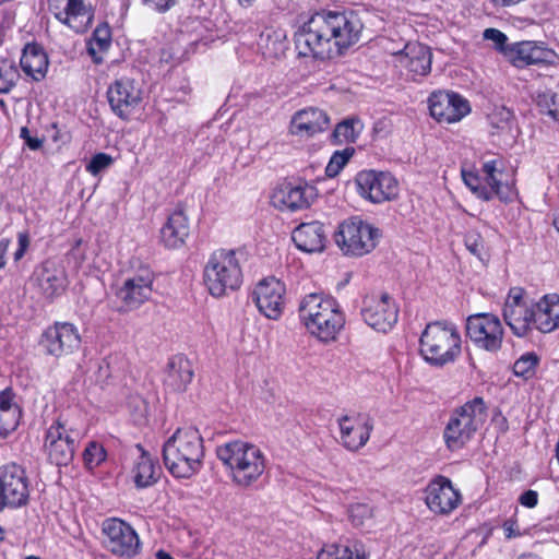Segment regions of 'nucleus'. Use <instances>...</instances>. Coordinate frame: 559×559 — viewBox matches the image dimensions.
Listing matches in <instances>:
<instances>
[{
    "label": "nucleus",
    "mask_w": 559,
    "mask_h": 559,
    "mask_svg": "<svg viewBox=\"0 0 559 559\" xmlns=\"http://www.w3.org/2000/svg\"><path fill=\"white\" fill-rule=\"evenodd\" d=\"M362 24L353 13H314L296 34L299 56L326 60L342 56L360 37Z\"/></svg>",
    "instance_id": "nucleus-1"
},
{
    "label": "nucleus",
    "mask_w": 559,
    "mask_h": 559,
    "mask_svg": "<svg viewBox=\"0 0 559 559\" xmlns=\"http://www.w3.org/2000/svg\"><path fill=\"white\" fill-rule=\"evenodd\" d=\"M215 452L231 483L241 489L257 484L267 467V457L262 449L241 439L224 442L216 447Z\"/></svg>",
    "instance_id": "nucleus-2"
},
{
    "label": "nucleus",
    "mask_w": 559,
    "mask_h": 559,
    "mask_svg": "<svg viewBox=\"0 0 559 559\" xmlns=\"http://www.w3.org/2000/svg\"><path fill=\"white\" fill-rule=\"evenodd\" d=\"M203 439L198 429L178 428L164 443L163 457L166 468L177 478H190L203 467Z\"/></svg>",
    "instance_id": "nucleus-3"
},
{
    "label": "nucleus",
    "mask_w": 559,
    "mask_h": 559,
    "mask_svg": "<svg viewBox=\"0 0 559 559\" xmlns=\"http://www.w3.org/2000/svg\"><path fill=\"white\" fill-rule=\"evenodd\" d=\"M298 314L306 330L323 343L335 341L345 324L338 302L322 294L306 295L300 300Z\"/></svg>",
    "instance_id": "nucleus-4"
},
{
    "label": "nucleus",
    "mask_w": 559,
    "mask_h": 559,
    "mask_svg": "<svg viewBox=\"0 0 559 559\" xmlns=\"http://www.w3.org/2000/svg\"><path fill=\"white\" fill-rule=\"evenodd\" d=\"M242 253L236 249L213 251L203 270V282L211 296L222 298L240 288L243 280Z\"/></svg>",
    "instance_id": "nucleus-5"
},
{
    "label": "nucleus",
    "mask_w": 559,
    "mask_h": 559,
    "mask_svg": "<svg viewBox=\"0 0 559 559\" xmlns=\"http://www.w3.org/2000/svg\"><path fill=\"white\" fill-rule=\"evenodd\" d=\"M461 352V334L452 322H430L420 334L419 353L432 366L442 367L454 362Z\"/></svg>",
    "instance_id": "nucleus-6"
},
{
    "label": "nucleus",
    "mask_w": 559,
    "mask_h": 559,
    "mask_svg": "<svg viewBox=\"0 0 559 559\" xmlns=\"http://www.w3.org/2000/svg\"><path fill=\"white\" fill-rule=\"evenodd\" d=\"M487 418V406L480 396L467 401L455 408L443 431V440L450 451L463 449L484 425Z\"/></svg>",
    "instance_id": "nucleus-7"
},
{
    "label": "nucleus",
    "mask_w": 559,
    "mask_h": 559,
    "mask_svg": "<svg viewBox=\"0 0 559 559\" xmlns=\"http://www.w3.org/2000/svg\"><path fill=\"white\" fill-rule=\"evenodd\" d=\"M499 165L501 162L498 159L484 163L481 170L487 186L483 185L477 174L462 171L464 183L478 199L489 201L497 197L500 201L508 202L516 195L514 176L500 169Z\"/></svg>",
    "instance_id": "nucleus-8"
},
{
    "label": "nucleus",
    "mask_w": 559,
    "mask_h": 559,
    "mask_svg": "<svg viewBox=\"0 0 559 559\" xmlns=\"http://www.w3.org/2000/svg\"><path fill=\"white\" fill-rule=\"evenodd\" d=\"M380 236L378 228L354 216L338 224L333 239L344 255L362 257L376 248Z\"/></svg>",
    "instance_id": "nucleus-9"
},
{
    "label": "nucleus",
    "mask_w": 559,
    "mask_h": 559,
    "mask_svg": "<svg viewBox=\"0 0 559 559\" xmlns=\"http://www.w3.org/2000/svg\"><path fill=\"white\" fill-rule=\"evenodd\" d=\"M535 302L522 287H511L504 300L502 316L511 331L520 337L534 329Z\"/></svg>",
    "instance_id": "nucleus-10"
},
{
    "label": "nucleus",
    "mask_w": 559,
    "mask_h": 559,
    "mask_svg": "<svg viewBox=\"0 0 559 559\" xmlns=\"http://www.w3.org/2000/svg\"><path fill=\"white\" fill-rule=\"evenodd\" d=\"M105 548L115 556L131 559L141 551L142 544L135 530L127 522L110 518L103 522Z\"/></svg>",
    "instance_id": "nucleus-11"
},
{
    "label": "nucleus",
    "mask_w": 559,
    "mask_h": 559,
    "mask_svg": "<svg viewBox=\"0 0 559 559\" xmlns=\"http://www.w3.org/2000/svg\"><path fill=\"white\" fill-rule=\"evenodd\" d=\"M466 335L476 347L497 353L502 347L504 330L497 316L481 312L467 317Z\"/></svg>",
    "instance_id": "nucleus-12"
},
{
    "label": "nucleus",
    "mask_w": 559,
    "mask_h": 559,
    "mask_svg": "<svg viewBox=\"0 0 559 559\" xmlns=\"http://www.w3.org/2000/svg\"><path fill=\"white\" fill-rule=\"evenodd\" d=\"M29 497L28 478L24 468L16 464L0 467V512L27 503Z\"/></svg>",
    "instance_id": "nucleus-13"
},
{
    "label": "nucleus",
    "mask_w": 559,
    "mask_h": 559,
    "mask_svg": "<svg viewBox=\"0 0 559 559\" xmlns=\"http://www.w3.org/2000/svg\"><path fill=\"white\" fill-rule=\"evenodd\" d=\"M81 432L72 427H67L60 420L52 424L46 433L45 452L50 462L56 465H68L74 455L76 443Z\"/></svg>",
    "instance_id": "nucleus-14"
},
{
    "label": "nucleus",
    "mask_w": 559,
    "mask_h": 559,
    "mask_svg": "<svg viewBox=\"0 0 559 559\" xmlns=\"http://www.w3.org/2000/svg\"><path fill=\"white\" fill-rule=\"evenodd\" d=\"M424 493L427 508L437 515H450L462 503L461 491L443 475L433 477Z\"/></svg>",
    "instance_id": "nucleus-15"
},
{
    "label": "nucleus",
    "mask_w": 559,
    "mask_h": 559,
    "mask_svg": "<svg viewBox=\"0 0 559 559\" xmlns=\"http://www.w3.org/2000/svg\"><path fill=\"white\" fill-rule=\"evenodd\" d=\"M48 10L57 21L75 33L86 32L94 20V10L85 0H48Z\"/></svg>",
    "instance_id": "nucleus-16"
},
{
    "label": "nucleus",
    "mask_w": 559,
    "mask_h": 559,
    "mask_svg": "<svg viewBox=\"0 0 559 559\" xmlns=\"http://www.w3.org/2000/svg\"><path fill=\"white\" fill-rule=\"evenodd\" d=\"M286 287L275 277L260 281L253 292L252 299L259 311L271 320H278L285 308Z\"/></svg>",
    "instance_id": "nucleus-17"
},
{
    "label": "nucleus",
    "mask_w": 559,
    "mask_h": 559,
    "mask_svg": "<svg viewBox=\"0 0 559 559\" xmlns=\"http://www.w3.org/2000/svg\"><path fill=\"white\" fill-rule=\"evenodd\" d=\"M153 283V272L142 267L123 281L117 290V298L127 310L136 309L152 297Z\"/></svg>",
    "instance_id": "nucleus-18"
},
{
    "label": "nucleus",
    "mask_w": 559,
    "mask_h": 559,
    "mask_svg": "<svg viewBox=\"0 0 559 559\" xmlns=\"http://www.w3.org/2000/svg\"><path fill=\"white\" fill-rule=\"evenodd\" d=\"M428 105L431 117L441 123L459 122L471 111L468 100L453 92H433Z\"/></svg>",
    "instance_id": "nucleus-19"
},
{
    "label": "nucleus",
    "mask_w": 559,
    "mask_h": 559,
    "mask_svg": "<svg viewBox=\"0 0 559 559\" xmlns=\"http://www.w3.org/2000/svg\"><path fill=\"white\" fill-rule=\"evenodd\" d=\"M394 58V66L406 72L412 80L425 76L431 71L432 53L430 49L419 43H408L402 50L390 51Z\"/></svg>",
    "instance_id": "nucleus-20"
},
{
    "label": "nucleus",
    "mask_w": 559,
    "mask_h": 559,
    "mask_svg": "<svg viewBox=\"0 0 559 559\" xmlns=\"http://www.w3.org/2000/svg\"><path fill=\"white\" fill-rule=\"evenodd\" d=\"M40 343L48 355L62 357L80 347L81 336L72 323L58 322L45 331Z\"/></svg>",
    "instance_id": "nucleus-21"
},
{
    "label": "nucleus",
    "mask_w": 559,
    "mask_h": 559,
    "mask_svg": "<svg viewBox=\"0 0 559 559\" xmlns=\"http://www.w3.org/2000/svg\"><path fill=\"white\" fill-rule=\"evenodd\" d=\"M107 96L112 111L118 117L128 119L142 102V90L134 80L121 78L110 84Z\"/></svg>",
    "instance_id": "nucleus-22"
},
{
    "label": "nucleus",
    "mask_w": 559,
    "mask_h": 559,
    "mask_svg": "<svg viewBox=\"0 0 559 559\" xmlns=\"http://www.w3.org/2000/svg\"><path fill=\"white\" fill-rule=\"evenodd\" d=\"M32 281L38 294L48 300L61 296L68 286L64 267L49 260L34 271Z\"/></svg>",
    "instance_id": "nucleus-23"
},
{
    "label": "nucleus",
    "mask_w": 559,
    "mask_h": 559,
    "mask_svg": "<svg viewBox=\"0 0 559 559\" xmlns=\"http://www.w3.org/2000/svg\"><path fill=\"white\" fill-rule=\"evenodd\" d=\"M340 443L348 451H358L370 438L371 426L366 416L357 413L337 418Z\"/></svg>",
    "instance_id": "nucleus-24"
},
{
    "label": "nucleus",
    "mask_w": 559,
    "mask_h": 559,
    "mask_svg": "<svg viewBox=\"0 0 559 559\" xmlns=\"http://www.w3.org/2000/svg\"><path fill=\"white\" fill-rule=\"evenodd\" d=\"M316 198V188L307 182L285 183L272 195L275 207L282 211H298L310 206Z\"/></svg>",
    "instance_id": "nucleus-25"
},
{
    "label": "nucleus",
    "mask_w": 559,
    "mask_h": 559,
    "mask_svg": "<svg viewBox=\"0 0 559 559\" xmlns=\"http://www.w3.org/2000/svg\"><path fill=\"white\" fill-rule=\"evenodd\" d=\"M330 118L326 112L317 107H308L294 114L289 132L299 138H312L329 128Z\"/></svg>",
    "instance_id": "nucleus-26"
},
{
    "label": "nucleus",
    "mask_w": 559,
    "mask_h": 559,
    "mask_svg": "<svg viewBox=\"0 0 559 559\" xmlns=\"http://www.w3.org/2000/svg\"><path fill=\"white\" fill-rule=\"evenodd\" d=\"M554 51L536 41H520L510 45L506 49V57L518 68L531 64L549 63L554 58Z\"/></svg>",
    "instance_id": "nucleus-27"
},
{
    "label": "nucleus",
    "mask_w": 559,
    "mask_h": 559,
    "mask_svg": "<svg viewBox=\"0 0 559 559\" xmlns=\"http://www.w3.org/2000/svg\"><path fill=\"white\" fill-rule=\"evenodd\" d=\"M293 241L305 252H320L325 248L326 235L320 222L302 223L293 230Z\"/></svg>",
    "instance_id": "nucleus-28"
},
{
    "label": "nucleus",
    "mask_w": 559,
    "mask_h": 559,
    "mask_svg": "<svg viewBox=\"0 0 559 559\" xmlns=\"http://www.w3.org/2000/svg\"><path fill=\"white\" fill-rule=\"evenodd\" d=\"M534 329L540 333H551L559 329L558 295H545L535 302Z\"/></svg>",
    "instance_id": "nucleus-29"
},
{
    "label": "nucleus",
    "mask_w": 559,
    "mask_h": 559,
    "mask_svg": "<svg viewBox=\"0 0 559 559\" xmlns=\"http://www.w3.org/2000/svg\"><path fill=\"white\" fill-rule=\"evenodd\" d=\"M189 236V221L182 210L170 213L160 228V240L165 247L177 249Z\"/></svg>",
    "instance_id": "nucleus-30"
},
{
    "label": "nucleus",
    "mask_w": 559,
    "mask_h": 559,
    "mask_svg": "<svg viewBox=\"0 0 559 559\" xmlns=\"http://www.w3.org/2000/svg\"><path fill=\"white\" fill-rule=\"evenodd\" d=\"M192 378L193 368L190 360L182 356H177L168 365L164 383L174 392H182L191 383Z\"/></svg>",
    "instance_id": "nucleus-31"
},
{
    "label": "nucleus",
    "mask_w": 559,
    "mask_h": 559,
    "mask_svg": "<svg viewBox=\"0 0 559 559\" xmlns=\"http://www.w3.org/2000/svg\"><path fill=\"white\" fill-rule=\"evenodd\" d=\"M20 63L24 73L35 81L45 78L49 64L47 53L36 44L25 46Z\"/></svg>",
    "instance_id": "nucleus-32"
},
{
    "label": "nucleus",
    "mask_w": 559,
    "mask_h": 559,
    "mask_svg": "<svg viewBox=\"0 0 559 559\" xmlns=\"http://www.w3.org/2000/svg\"><path fill=\"white\" fill-rule=\"evenodd\" d=\"M355 183L359 195L364 199L371 203H381L384 201L382 173L362 170L357 174Z\"/></svg>",
    "instance_id": "nucleus-33"
},
{
    "label": "nucleus",
    "mask_w": 559,
    "mask_h": 559,
    "mask_svg": "<svg viewBox=\"0 0 559 559\" xmlns=\"http://www.w3.org/2000/svg\"><path fill=\"white\" fill-rule=\"evenodd\" d=\"M21 411L14 402L11 389L7 388L0 392V436H8L19 426Z\"/></svg>",
    "instance_id": "nucleus-34"
},
{
    "label": "nucleus",
    "mask_w": 559,
    "mask_h": 559,
    "mask_svg": "<svg viewBox=\"0 0 559 559\" xmlns=\"http://www.w3.org/2000/svg\"><path fill=\"white\" fill-rule=\"evenodd\" d=\"M285 38L283 31L266 27L261 31L257 44L264 57L280 58L286 49Z\"/></svg>",
    "instance_id": "nucleus-35"
},
{
    "label": "nucleus",
    "mask_w": 559,
    "mask_h": 559,
    "mask_svg": "<svg viewBox=\"0 0 559 559\" xmlns=\"http://www.w3.org/2000/svg\"><path fill=\"white\" fill-rule=\"evenodd\" d=\"M317 559H367L364 546L358 542L347 545H326L319 551Z\"/></svg>",
    "instance_id": "nucleus-36"
},
{
    "label": "nucleus",
    "mask_w": 559,
    "mask_h": 559,
    "mask_svg": "<svg viewBox=\"0 0 559 559\" xmlns=\"http://www.w3.org/2000/svg\"><path fill=\"white\" fill-rule=\"evenodd\" d=\"M492 135L514 136L515 119L513 112L506 107H496L488 115Z\"/></svg>",
    "instance_id": "nucleus-37"
},
{
    "label": "nucleus",
    "mask_w": 559,
    "mask_h": 559,
    "mask_svg": "<svg viewBox=\"0 0 559 559\" xmlns=\"http://www.w3.org/2000/svg\"><path fill=\"white\" fill-rule=\"evenodd\" d=\"M132 473L135 486L145 488L157 481L158 467L154 464L153 460L143 452L138 459Z\"/></svg>",
    "instance_id": "nucleus-38"
},
{
    "label": "nucleus",
    "mask_w": 559,
    "mask_h": 559,
    "mask_svg": "<svg viewBox=\"0 0 559 559\" xmlns=\"http://www.w3.org/2000/svg\"><path fill=\"white\" fill-rule=\"evenodd\" d=\"M383 304L384 295H380L378 298L366 297L364 300V307L361 314L365 322L373 330L381 332L383 331L384 317H383Z\"/></svg>",
    "instance_id": "nucleus-39"
},
{
    "label": "nucleus",
    "mask_w": 559,
    "mask_h": 559,
    "mask_svg": "<svg viewBox=\"0 0 559 559\" xmlns=\"http://www.w3.org/2000/svg\"><path fill=\"white\" fill-rule=\"evenodd\" d=\"M111 45V32L108 25H99L95 28L88 43V52L96 63L103 61V52Z\"/></svg>",
    "instance_id": "nucleus-40"
},
{
    "label": "nucleus",
    "mask_w": 559,
    "mask_h": 559,
    "mask_svg": "<svg viewBox=\"0 0 559 559\" xmlns=\"http://www.w3.org/2000/svg\"><path fill=\"white\" fill-rule=\"evenodd\" d=\"M539 360V356L534 352L523 354L513 365L514 374L524 379H531L536 372Z\"/></svg>",
    "instance_id": "nucleus-41"
},
{
    "label": "nucleus",
    "mask_w": 559,
    "mask_h": 559,
    "mask_svg": "<svg viewBox=\"0 0 559 559\" xmlns=\"http://www.w3.org/2000/svg\"><path fill=\"white\" fill-rule=\"evenodd\" d=\"M348 513L350 522L356 527L370 528L373 524L372 509L366 503L352 504Z\"/></svg>",
    "instance_id": "nucleus-42"
},
{
    "label": "nucleus",
    "mask_w": 559,
    "mask_h": 559,
    "mask_svg": "<svg viewBox=\"0 0 559 559\" xmlns=\"http://www.w3.org/2000/svg\"><path fill=\"white\" fill-rule=\"evenodd\" d=\"M106 451L100 443L91 441L83 453L84 464L88 469H93L106 460Z\"/></svg>",
    "instance_id": "nucleus-43"
},
{
    "label": "nucleus",
    "mask_w": 559,
    "mask_h": 559,
    "mask_svg": "<svg viewBox=\"0 0 559 559\" xmlns=\"http://www.w3.org/2000/svg\"><path fill=\"white\" fill-rule=\"evenodd\" d=\"M354 155V148L346 147L343 151H336L332 157L330 158V162L326 165L325 174L328 177H335L337 176L341 170L344 168V166L348 163L350 157Z\"/></svg>",
    "instance_id": "nucleus-44"
},
{
    "label": "nucleus",
    "mask_w": 559,
    "mask_h": 559,
    "mask_svg": "<svg viewBox=\"0 0 559 559\" xmlns=\"http://www.w3.org/2000/svg\"><path fill=\"white\" fill-rule=\"evenodd\" d=\"M356 123L357 122L354 120H344L340 122L332 134L334 141L338 144L344 142H354L358 136V131L355 127Z\"/></svg>",
    "instance_id": "nucleus-45"
},
{
    "label": "nucleus",
    "mask_w": 559,
    "mask_h": 559,
    "mask_svg": "<svg viewBox=\"0 0 559 559\" xmlns=\"http://www.w3.org/2000/svg\"><path fill=\"white\" fill-rule=\"evenodd\" d=\"M16 78V69L7 62H2L0 64V93H8L14 86Z\"/></svg>",
    "instance_id": "nucleus-46"
},
{
    "label": "nucleus",
    "mask_w": 559,
    "mask_h": 559,
    "mask_svg": "<svg viewBox=\"0 0 559 559\" xmlns=\"http://www.w3.org/2000/svg\"><path fill=\"white\" fill-rule=\"evenodd\" d=\"M114 159L106 153H98L92 157L90 163L86 165V170L96 176L104 169L108 168L112 164Z\"/></svg>",
    "instance_id": "nucleus-47"
},
{
    "label": "nucleus",
    "mask_w": 559,
    "mask_h": 559,
    "mask_svg": "<svg viewBox=\"0 0 559 559\" xmlns=\"http://www.w3.org/2000/svg\"><path fill=\"white\" fill-rule=\"evenodd\" d=\"M464 241L467 250L478 259L483 260L485 245L481 236L477 233L471 231L465 235Z\"/></svg>",
    "instance_id": "nucleus-48"
},
{
    "label": "nucleus",
    "mask_w": 559,
    "mask_h": 559,
    "mask_svg": "<svg viewBox=\"0 0 559 559\" xmlns=\"http://www.w3.org/2000/svg\"><path fill=\"white\" fill-rule=\"evenodd\" d=\"M484 38L491 40L495 44V48L506 56V49H508L510 45H507L508 37L504 33L497 28H486L484 31Z\"/></svg>",
    "instance_id": "nucleus-49"
},
{
    "label": "nucleus",
    "mask_w": 559,
    "mask_h": 559,
    "mask_svg": "<svg viewBox=\"0 0 559 559\" xmlns=\"http://www.w3.org/2000/svg\"><path fill=\"white\" fill-rule=\"evenodd\" d=\"M28 246H29V237H28V235L26 233H19V235H17V248H16V250L13 253L15 262L20 261L24 257L26 250L28 249Z\"/></svg>",
    "instance_id": "nucleus-50"
},
{
    "label": "nucleus",
    "mask_w": 559,
    "mask_h": 559,
    "mask_svg": "<svg viewBox=\"0 0 559 559\" xmlns=\"http://www.w3.org/2000/svg\"><path fill=\"white\" fill-rule=\"evenodd\" d=\"M143 2L154 11L166 12L177 3V0H143Z\"/></svg>",
    "instance_id": "nucleus-51"
},
{
    "label": "nucleus",
    "mask_w": 559,
    "mask_h": 559,
    "mask_svg": "<svg viewBox=\"0 0 559 559\" xmlns=\"http://www.w3.org/2000/svg\"><path fill=\"white\" fill-rule=\"evenodd\" d=\"M502 528L507 539H512L522 536L518 522L514 519H508L503 522Z\"/></svg>",
    "instance_id": "nucleus-52"
},
{
    "label": "nucleus",
    "mask_w": 559,
    "mask_h": 559,
    "mask_svg": "<svg viewBox=\"0 0 559 559\" xmlns=\"http://www.w3.org/2000/svg\"><path fill=\"white\" fill-rule=\"evenodd\" d=\"M519 501L526 508H534L538 502V495L534 490H527L520 496Z\"/></svg>",
    "instance_id": "nucleus-53"
},
{
    "label": "nucleus",
    "mask_w": 559,
    "mask_h": 559,
    "mask_svg": "<svg viewBox=\"0 0 559 559\" xmlns=\"http://www.w3.org/2000/svg\"><path fill=\"white\" fill-rule=\"evenodd\" d=\"M399 320V307L394 301L386 298V323L389 325L396 324Z\"/></svg>",
    "instance_id": "nucleus-54"
},
{
    "label": "nucleus",
    "mask_w": 559,
    "mask_h": 559,
    "mask_svg": "<svg viewBox=\"0 0 559 559\" xmlns=\"http://www.w3.org/2000/svg\"><path fill=\"white\" fill-rule=\"evenodd\" d=\"M21 138L25 140L26 145L31 150H38L43 144V141L38 138L31 136L29 131L26 127H23L21 129Z\"/></svg>",
    "instance_id": "nucleus-55"
},
{
    "label": "nucleus",
    "mask_w": 559,
    "mask_h": 559,
    "mask_svg": "<svg viewBox=\"0 0 559 559\" xmlns=\"http://www.w3.org/2000/svg\"><path fill=\"white\" fill-rule=\"evenodd\" d=\"M397 195V181L386 176V201L394 199Z\"/></svg>",
    "instance_id": "nucleus-56"
},
{
    "label": "nucleus",
    "mask_w": 559,
    "mask_h": 559,
    "mask_svg": "<svg viewBox=\"0 0 559 559\" xmlns=\"http://www.w3.org/2000/svg\"><path fill=\"white\" fill-rule=\"evenodd\" d=\"M10 246V239L1 238L0 239V269H3L7 264V252Z\"/></svg>",
    "instance_id": "nucleus-57"
},
{
    "label": "nucleus",
    "mask_w": 559,
    "mask_h": 559,
    "mask_svg": "<svg viewBox=\"0 0 559 559\" xmlns=\"http://www.w3.org/2000/svg\"><path fill=\"white\" fill-rule=\"evenodd\" d=\"M156 559H174L168 552L164 550H158L156 552Z\"/></svg>",
    "instance_id": "nucleus-58"
},
{
    "label": "nucleus",
    "mask_w": 559,
    "mask_h": 559,
    "mask_svg": "<svg viewBox=\"0 0 559 559\" xmlns=\"http://www.w3.org/2000/svg\"><path fill=\"white\" fill-rule=\"evenodd\" d=\"M237 1L241 7L248 8V7H251L253 4V2H255L257 0H237Z\"/></svg>",
    "instance_id": "nucleus-59"
},
{
    "label": "nucleus",
    "mask_w": 559,
    "mask_h": 559,
    "mask_svg": "<svg viewBox=\"0 0 559 559\" xmlns=\"http://www.w3.org/2000/svg\"><path fill=\"white\" fill-rule=\"evenodd\" d=\"M548 114L556 120H559V109H549Z\"/></svg>",
    "instance_id": "nucleus-60"
},
{
    "label": "nucleus",
    "mask_w": 559,
    "mask_h": 559,
    "mask_svg": "<svg viewBox=\"0 0 559 559\" xmlns=\"http://www.w3.org/2000/svg\"><path fill=\"white\" fill-rule=\"evenodd\" d=\"M519 559H540V558L537 557L536 555L527 554V555L520 556Z\"/></svg>",
    "instance_id": "nucleus-61"
},
{
    "label": "nucleus",
    "mask_w": 559,
    "mask_h": 559,
    "mask_svg": "<svg viewBox=\"0 0 559 559\" xmlns=\"http://www.w3.org/2000/svg\"><path fill=\"white\" fill-rule=\"evenodd\" d=\"M554 226L557 229V231L559 233V213L554 218Z\"/></svg>",
    "instance_id": "nucleus-62"
},
{
    "label": "nucleus",
    "mask_w": 559,
    "mask_h": 559,
    "mask_svg": "<svg viewBox=\"0 0 559 559\" xmlns=\"http://www.w3.org/2000/svg\"><path fill=\"white\" fill-rule=\"evenodd\" d=\"M249 29H252V31H259V29H260V27H259L257 24L251 23V24L249 25Z\"/></svg>",
    "instance_id": "nucleus-63"
},
{
    "label": "nucleus",
    "mask_w": 559,
    "mask_h": 559,
    "mask_svg": "<svg viewBox=\"0 0 559 559\" xmlns=\"http://www.w3.org/2000/svg\"><path fill=\"white\" fill-rule=\"evenodd\" d=\"M25 559H40V558H38V557H36V556H28V557H26Z\"/></svg>",
    "instance_id": "nucleus-64"
}]
</instances>
